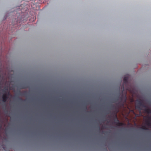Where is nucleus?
<instances>
[{
	"label": "nucleus",
	"instance_id": "nucleus-1",
	"mask_svg": "<svg viewBox=\"0 0 151 151\" xmlns=\"http://www.w3.org/2000/svg\"><path fill=\"white\" fill-rule=\"evenodd\" d=\"M120 93L119 92V97L114 100V102H117L120 100V101L118 102L116 105H119L120 107H123L127 101L126 93H125V94H122L121 97H120Z\"/></svg>",
	"mask_w": 151,
	"mask_h": 151
},
{
	"label": "nucleus",
	"instance_id": "nucleus-2",
	"mask_svg": "<svg viewBox=\"0 0 151 151\" xmlns=\"http://www.w3.org/2000/svg\"><path fill=\"white\" fill-rule=\"evenodd\" d=\"M128 79V77L127 76L124 77V78L123 83L121 86V88L123 89V91L122 92V93L124 90V86H127Z\"/></svg>",
	"mask_w": 151,
	"mask_h": 151
},
{
	"label": "nucleus",
	"instance_id": "nucleus-3",
	"mask_svg": "<svg viewBox=\"0 0 151 151\" xmlns=\"http://www.w3.org/2000/svg\"><path fill=\"white\" fill-rule=\"evenodd\" d=\"M114 117L115 120L116 122H115L116 125L119 126H121L123 125V123L119 122V120L118 119L116 113L114 115Z\"/></svg>",
	"mask_w": 151,
	"mask_h": 151
},
{
	"label": "nucleus",
	"instance_id": "nucleus-4",
	"mask_svg": "<svg viewBox=\"0 0 151 151\" xmlns=\"http://www.w3.org/2000/svg\"><path fill=\"white\" fill-rule=\"evenodd\" d=\"M137 104L136 106V108L141 110V108H140V106L143 102V101L142 100L139 99L137 100Z\"/></svg>",
	"mask_w": 151,
	"mask_h": 151
},
{
	"label": "nucleus",
	"instance_id": "nucleus-5",
	"mask_svg": "<svg viewBox=\"0 0 151 151\" xmlns=\"http://www.w3.org/2000/svg\"><path fill=\"white\" fill-rule=\"evenodd\" d=\"M8 98V96H7L6 94H4L2 96V99H3V101L4 102H5L6 101L7 99Z\"/></svg>",
	"mask_w": 151,
	"mask_h": 151
},
{
	"label": "nucleus",
	"instance_id": "nucleus-6",
	"mask_svg": "<svg viewBox=\"0 0 151 151\" xmlns=\"http://www.w3.org/2000/svg\"><path fill=\"white\" fill-rule=\"evenodd\" d=\"M147 117L148 119L146 121V124L149 126H151V123L149 120L151 119V117L148 116Z\"/></svg>",
	"mask_w": 151,
	"mask_h": 151
},
{
	"label": "nucleus",
	"instance_id": "nucleus-7",
	"mask_svg": "<svg viewBox=\"0 0 151 151\" xmlns=\"http://www.w3.org/2000/svg\"><path fill=\"white\" fill-rule=\"evenodd\" d=\"M145 112H146L148 113H151V110L150 109L146 108L145 109Z\"/></svg>",
	"mask_w": 151,
	"mask_h": 151
},
{
	"label": "nucleus",
	"instance_id": "nucleus-8",
	"mask_svg": "<svg viewBox=\"0 0 151 151\" xmlns=\"http://www.w3.org/2000/svg\"><path fill=\"white\" fill-rule=\"evenodd\" d=\"M146 107L145 105L144 104L143 102L142 104V105H141L140 106V107Z\"/></svg>",
	"mask_w": 151,
	"mask_h": 151
},
{
	"label": "nucleus",
	"instance_id": "nucleus-9",
	"mask_svg": "<svg viewBox=\"0 0 151 151\" xmlns=\"http://www.w3.org/2000/svg\"><path fill=\"white\" fill-rule=\"evenodd\" d=\"M141 128L144 130H148V129L146 128L144 126L142 127Z\"/></svg>",
	"mask_w": 151,
	"mask_h": 151
},
{
	"label": "nucleus",
	"instance_id": "nucleus-10",
	"mask_svg": "<svg viewBox=\"0 0 151 151\" xmlns=\"http://www.w3.org/2000/svg\"><path fill=\"white\" fill-rule=\"evenodd\" d=\"M111 109H116V107H115L114 105H112L111 106Z\"/></svg>",
	"mask_w": 151,
	"mask_h": 151
},
{
	"label": "nucleus",
	"instance_id": "nucleus-11",
	"mask_svg": "<svg viewBox=\"0 0 151 151\" xmlns=\"http://www.w3.org/2000/svg\"><path fill=\"white\" fill-rule=\"evenodd\" d=\"M84 108H85V109L86 110V109H87V107L86 106H85Z\"/></svg>",
	"mask_w": 151,
	"mask_h": 151
},
{
	"label": "nucleus",
	"instance_id": "nucleus-12",
	"mask_svg": "<svg viewBox=\"0 0 151 151\" xmlns=\"http://www.w3.org/2000/svg\"><path fill=\"white\" fill-rule=\"evenodd\" d=\"M19 99L21 100H22V99Z\"/></svg>",
	"mask_w": 151,
	"mask_h": 151
},
{
	"label": "nucleus",
	"instance_id": "nucleus-13",
	"mask_svg": "<svg viewBox=\"0 0 151 151\" xmlns=\"http://www.w3.org/2000/svg\"><path fill=\"white\" fill-rule=\"evenodd\" d=\"M9 92L8 93V95H9Z\"/></svg>",
	"mask_w": 151,
	"mask_h": 151
}]
</instances>
